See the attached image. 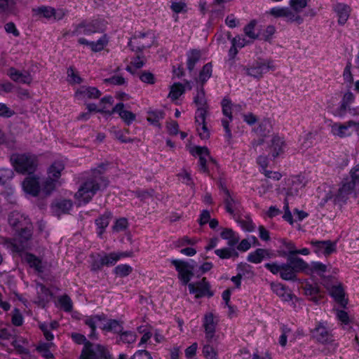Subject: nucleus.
<instances>
[{
    "label": "nucleus",
    "instance_id": "nucleus-14",
    "mask_svg": "<svg viewBox=\"0 0 359 359\" xmlns=\"http://www.w3.org/2000/svg\"><path fill=\"white\" fill-rule=\"evenodd\" d=\"M311 245L313 247V251L325 256H329L336 251V243L331 241H311Z\"/></svg>",
    "mask_w": 359,
    "mask_h": 359
},
{
    "label": "nucleus",
    "instance_id": "nucleus-11",
    "mask_svg": "<svg viewBox=\"0 0 359 359\" xmlns=\"http://www.w3.org/2000/svg\"><path fill=\"white\" fill-rule=\"evenodd\" d=\"M24 191L32 196H39L41 189L40 186V177L37 175L30 174L22 182Z\"/></svg>",
    "mask_w": 359,
    "mask_h": 359
},
{
    "label": "nucleus",
    "instance_id": "nucleus-62",
    "mask_svg": "<svg viewBox=\"0 0 359 359\" xmlns=\"http://www.w3.org/2000/svg\"><path fill=\"white\" fill-rule=\"evenodd\" d=\"M120 116L128 125H130L135 119V114L127 110L121 112Z\"/></svg>",
    "mask_w": 359,
    "mask_h": 359
},
{
    "label": "nucleus",
    "instance_id": "nucleus-36",
    "mask_svg": "<svg viewBox=\"0 0 359 359\" xmlns=\"http://www.w3.org/2000/svg\"><path fill=\"white\" fill-rule=\"evenodd\" d=\"M185 91L184 86L180 83H175L170 87L168 97L172 100H177Z\"/></svg>",
    "mask_w": 359,
    "mask_h": 359
},
{
    "label": "nucleus",
    "instance_id": "nucleus-43",
    "mask_svg": "<svg viewBox=\"0 0 359 359\" xmlns=\"http://www.w3.org/2000/svg\"><path fill=\"white\" fill-rule=\"evenodd\" d=\"M215 253L221 259H229L231 257H237L238 256V252L234 249L230 248L217 249L215 251Z\"/></svg>",
    "mask_w": 359,
    "mask_h": 359
},
{
    "label": "nucleus",
    "instance_id": "nucleus-12",
    "mask_svg": "<svg viewBox=\"0 0 359 359\" xmlns=\"http://www.w3.org/2000/svg\"><path fill=\"white\" fill-rule=\"evenodd\" d=\"M194 102L198 106L195 117L196 122H199L200 120L203 121L206 116L208 106L203 86H201V88L198 89L197 94L194 97Z\"/></svg>",
    "mask_w": 359,
    "mask_h": 359
},
{
    "label": "nucleus",
    "instance_id": "nucleus-10",
    "mask_svg": "<svg viewBox=\"0 0 359 359\" xmlns=\"http://www.w3.org/2000/svg\"><path fill=\"white\" fill-rule=\"evenodd\" d=\"M188 287L190 293L195 294L196 298L213 296V292L210 290V285L206 278H203L201 281L196 283H189Z\"/></svg>",
    "mask_w": 359,
    "mask_h": 359
},
{
    "label": "nucleus",
    "instance_id": "nucleus-41",
    "mask_svg": "<svg viewBox=\"0 0 359 359\" xmlns=\"http://www.w3.org/2000/svg\"><path fill=\"white\" fill-rule=\"evenodd\" d=\"M285 263L282 264H278L276 262L273 263H267L265 264V268L269 270L273 274H280V278H282V274H283L285 271Z\"/></svg>",
    "mask_w": 359,
    "mask_h": 359
},
{
    "label": "nucleus",
    "instance_id": "nucleus-24",
    "mask_svg": "<svg viewBox=\"0 0 359 359\" xmlns=\"http://www.w3.org/2000/svg\"><path fill=\"white\" fill-rule=\"evenodd\" d=\"M38 301L37 303L41 306H44L52 295L51 292L44 285L38 283L36 285Z\"/></svg>",
    "mask_w": 359,
    "mask_h": 359
},
{
    "label": "nucleus",
    "instance_id": "nucleus-58",
    "mask_svg": "<svg viewBox=\"0 0 359 359\" xmlns=\"http://www.w3.org/2000/svg\"><path fill=\"white\" fill-rule=\"evenodd\" d=\"M222 113L224 116L232 120L231 102L228 99H223L222 102Z\"/></svg>",
    "mask_w": 359,
    "mask_h": 359
},
{
    "label": "nucleus",
    "instance_id": "nucleus-52",
    "mask_svg": "<svg viewBox=\"0 0 359 359\" xmlns=\"http://www.w3.org/2000/svg\"><path fill=\"white\" fill-rule=\"evenodd\" d=\"M196 123L198 124V126H201V128H197L200 137L203 140L208 139L210 137V133L205 124V118L203 121L200 120L199 122Z\"/></svg>",
    "mask_w": 359,
    "mask_h": 359
},
{
    "label": "nucleus",
    "instance_id": "nucleus-56",
    "mask_svg": "<svg viewBox=\"0 0 359 359\" xmlns=\"http://www.w3.org/2000/svg\"><path fill=\"white\" fill-rule=\"evenodd\" d=\"M36 11L39 14L43 15V17L46 18H49L52 16L55 17V10L49 6H41L36 9Z\"/></svg>",
    "mask_w": 359,
    "mask_h": 359
},
{
    "label": "nucleus",
    "instance_id": "nucleus-38",
    "mask_svg": "<svg viewBox=\"0 0 359 359\" xmlns=\"http://www.w3.org/2000/svg\"><path fill=\"white\" fill-rule=\"evenodd\" d=\"M212 66L210 62L207 63L203 67V69L199 74V81L201 82V86L210 78L212 76Z\"/></svg>",
    "mask_w": 359,
    "mask_h": 359
},
{
    "label": "nucleus",
    "instance_id": "nucleus-63",
    "mask_svg": "<svg viewBox=\"0 0 359 359\" xmlns=\"http://www.w3.org/2000/svg\"><path fill=\"white\" fill-rule=\"evenodd\" d=\"M166 128L170 135H176L179 132V126L177 121H171L167 123Z\"/></svg>",
    "mask_w": 359,
    "mask_h": 359
},
{
    "label": "nucleus",
    "instance_id": "nucleus-15",
    "mask_svg": "<svg viewBox=\"0 0 359 359\" xmlns=\"http://www.w3.org/2000/svg\"><path fill=\"white\" fill-rule=\"evenodd\" d=\"M311 333L312 337L320 343L325 344L332 341L331 332L323 323H319L311 330Z\"/></svg>",
    "mask_w": 359,
    "mask_h": 359
},
{
    "label": "nucleus",
    "instance_id": "nucleus-3",
    "mask_svg": "<svg viewBox=\"0 0 359 359\" xmlns=\"http://www.w3.org/2000/svg\"><path fill=\"white\" fill-rule=\"evenodd\" d=\"M359 194V165L355 167L351 171V180L342 183L341 187L338 189L334 196V203H344L349 196L353 194L355 197Z\"/></svg>",
    "mask_w": 359,
    "mask_h": 359
},
{
    "label": "nucleus",
    "instance_id": "nucleus-34",
    "mask_svg": "<svg viewBox=\"0 0 359 359\" xmlns=\"http://www.w3.org/2000/svg\"><path fill=\"white\" fill-rule=\"evenodd\" d=\"M201 57V53L198 50H191L188 55L187 68L189 71H192L195 65L199 61Z\"/></svg>",
    "mask_w": 359,
    "mask_h": 359
},
{
    "label": "nucleus",
    "instance_id": "nucleus-26",
    "mask_svg": "<svg viewBox=\"0 0 359 359\" xmlns=\"http://www.w3.org/2000/svg\"><path fill=\"white\" fill-rule=\"evenodd\" d=\"M271 287L273 292L280 297L283 301H290L292 298V294L281 283H271Z\"/></svg>",
    "mask_w": 359,
    "mask_h": 359
},
{
    "label": "nucleus",
    "instance_id": "nucleus-17",
    "mask_svg": "<svg viewBox=\"0 0 359 359\" xmlns=\"http://www.w3.org/2000/svg\"><path fill=\"white\" fill-rule=\"evenodd\" d=\"M8 75L15 82L30 84L32 81V77L29 72H22L13 67L8 70Z\"/></svg>",
    "mask_w": 359,
    "mask_h": 359
},
{
    "label": "nucleus",
    "instance_id": "nucleus-5",
    "mask_svg": "<svg viewBox=\"0 0 359 359\" xmlns=\"http://www.w3.org/2000/svg\"><path fill=\"white\" fill-rule=\"evenodd\" d=\"M285 264V269L282 274V279L285 280H296L297 273L307 271L309 269V264L296 255H287V263Z\"/></svg>",
    "mask_w": 359,
    "mask_h": 359
},
{
    "label": "nucleus",
    "instance_id": "nucleus-19",
    "mask_svg": "<svg viewBox=\"0 0 359 359\" xmlns=\"http://www.w3.org/2000/svg\"><path fill=\"white\" fill-rule=\"evenodd\" d=\"M203 327L205 331L206 339L208 341H210L215 332V323L212 313H209L205 315Z\"/></svg>",
    "mask_w": 359,
    "mask_h": 359
},
{
    "label": "nucleus",
    "instance_id": "nucleus-9",
    "mask_svg": "<svg viewBox=\"0 0 359 359\" xmlns=\"http://www.w3.org/2000/svg\"><path fill=\"white\" fill-rule=\"evenodd\" d=\"M171 264L178 272V278L183 285H187L194 276V266L178 259H172Z\"/></svg>",
    "mask_w": 359,
    "mask_h": 359
},
{
    "label": "nucleus",
    "instance_id": "nucleus-49",
    "mask_svg": "<svg viewBox=\"0 0 359 359\" xmlns=\"http://www.w3.org/2000/svg\"><path fill=\"white\" fill-rule=\"evenodd\" d=\"M114 273L121 277L128 276L133 271L130 266L127 264H121L114 268Z\"/></svg>",
    "mask_w": 359,
    "mask_h": 359
},
{
    "label": "nucleus",
    "instance_id": "nucleus-18",
    "mask_svg": "<svg viewBox=\"0 0 359 359\" xmlns=\"http://www.w3.org/2000/svg\"><path fill=\"white\" fill-rule=\"evenodd\" d=\"M334 10L337 14L339 24L344 25L350 15V6L342 3H338L334 6Z\"/></svg>",
    "mask_w": 359,
    "mask_h": 359
},
{
    "label": "nucleus",
    "instance_id": "nucleus-30",
    "mask_svg": "<svg viewBox=\"0 0 359 359\" xmlns=\"http://www.w3.org/2000/svg\"><path fill=\"white\" fill-rule=\"evenodd\" d=\"M224 203L225 204L226 210L232 216H235L233 207L236 205V201L231 196L227 188H224Z\"/></svg>",
    "mask_w": 359,
    "mask_h": 359
},
{
    "label": "nucleus",
    "instance_id": "nucleus-44",
    "mask_svg": "<svg viewBox=\"0 0 359 359\" xmlns=\"http://www.w3.org/2000/svg\"><path fill=\"white\" fill-rule=\"evenodd\" d=\"M53 345V343H41L40 344L36 350L46 358L51 359L53 358V355L50 351V348Z\"/></svg>",
    "mask_w": 359,
    "mask_h": 359
},
{
    "label": "nucleus",
    "instance_id": "nucleus-21",
    "mask_svg": "<svg viewBox=\"0 0 359 359\" xmlns=\"http://www.w3.org/2000/svg\"><path fill=\"white\" fill-rule=\"evenodd\" d=\"M100 29L99 25L97 21H93L90 23H81L79 24L75 32L76 34H85V35H90L93 33H95L98 32Z\"/></svg>",
    "mask_w": 359,
    "mask_h": 359
},
{
    "label": "nucleus",
    "instance_id": "nucleus-57",
    "mask_svg": "<svg viewBox=\"0 0 359 359\" xmlns=\"http://www.w3.org/2000/svg\"><path fill=\"white\" fill-rule=\"evenodd\" d=\"M120 339L124 343L131 344L136 340V334L130 331L121 332Z\"/></svg>",
    "mask_w": 359,
    "mask_h": 359
},
{
    "label": "nucleus",
    "instance_id": "nucleus-28",
    "mask_svg": "<svg viewBox=\"0 0 359 359\" xmlns=\"http://www.w3.org/2000/svg\"><path fill=\"white\" fill-rule=\"evenodd\" d=\"M122 322L110 319L107 321L105 324L101 327V329L107 332H113L114 333H121L123 330Z\"/></svg>",
    "mask_w": 359,
    "mask_h": 359
},
{
    "label": "nucleus",
    "instance_id": "nucleus-37",
    "mask_svg": "<svg viewBox=\"0 0 359 359\" xmlns=\"http://www.w3.org/2000/svg\"><path fill=\"white\" fill-rule=\"evenodd\" d=\"M354 95L352 93L348 92L344 94L341 106L339 107V114L342 116L344 114L345 111L348 108H349L350 104L353 101Z\"/></svg>",
    "mask_w": 359,
    "mask_h": 359
},
{
    "label": "nucleus",
    "instance_id": "nucleus-4",
    "mask_svg": "<svg viewBox=\"0 0 359 359\" xmlns=\"http://www.w3.org/2000/svg\"><path fill=\"white\" fill-rule=\"evenodd\" d=\"M11 160L15 171L22 175L33 174L38 166L37 158L29 154H13Z\"/></svg>",
    "mask_w": 359,
    "mask_h": 359
},
{
    "label": "nucleus",
    "instance_id": "nucleus-55",
    "mask_svg": "<svg viewBox=\"0 0 359 359\" xmlns=\"http://www.w3.org/2000/svg\"><path fill=\"white\" fill-rule=\"evenodd\" d=\"M255 25L256 21L252 20L244 27V32L245 35L252 39H256L258 37V34H255L254 32Z\"/></svg>",
    "mask_w": 359,
    "mask_h": 359
},
{
    "label": "nucleus",
    "instance_id": "nucleus-29",
    "mask_svg": "<svg viewBox=\"0 0 359 359\" xmlns=\"http://www.w3.org/2000/svg\"><path fill=\"white\" fill-rule=\"evenodd\" d=\"M220 236L223 239L228 240V245L231 247L234 246L239 241L238 236L231 229H224Z\"/></svg>",
    "mask_w": 359,
    "mask_h": 359
},
{
    "label": "nucleus",
    "instance_id": "nucleus-13",
    "mask_svg": "<svg viewBox=\"0 0 359 359\" xmlns=\"http://www.w3.org/2000/svg\"><path fill=\"white\" fill-rule=\"evenodd\" d=\"M355 126V121L350 120L346 123H333L330 125L331 133L339 138H345L351 135L350 128Z\"/></svg>",
    "mask_w": 359,
    "mask_h": 359
},
{
    "label": "nucleus",
    "instance_id": "nucleus-35",
    "mask_svg": "<svg viewBox=\"0 0 359 359\" xmlns=\"http://www.w3.org/2000/svg\"><path fill=\"white\" fill-rule=\"evenodd\" d=\"M57 183L58 181L55 179L48 177L42 185L41 191L43 194H44L46 196H50L53 191L55 189Z\"/></svg>",
    "mask_w": 359,
    "mask_h": 359
},
{
    "label": "nucleus",
    "instance_id": "nucleus-39",
    "mask_svg": "<svg viewBox=\"0 0 359 359\" xmlns=\"http://www.w3.org/2000/svg\"><path fill=\"white\" fill-rule=\"evenodd\" d=\"M54 207L57 209V213H67L72 208V203L70 200H62L55 203Z\"/></svg>",
    "mask_w": 359,
    "mask_h": 359
},
{
    "label": "nucleus",
    "instance_id": "nucleus-8",
    "mask_svg": "<svg viewBox=\"0 0 359 359\" xmlns=\"http://www.w3.org/2000/svg\"><path fill=\"white\" fill-rule=\"evenodd\" d=\"M154 43V36L149 33H140L135 35L128 42L131 50L142 52L144 49L149 48Z\"/></svg>",
    "mask_w": 359,
    "mask_h": 359
},
{
    "label": "nucleus",
    "instance_id": "nucleus-20",
    "mask_svg": "<svg viewBox=\"0 0 359 359\" xmlns=\"http://www.w3.org/2000/svg\"><path fill=\"white\" fill-rule=\"evenodd\" d=\"M0 244L16 252H20L27 249L20 242L15 241V236L13 238L0 236Z\"/></svg>",
    "mask_w": 359,
    "mask_h": 359
},
{
    "label": "nucleus",
    "instance_id": "nucleus-60",
    "mask_svg": "<svg viewBox=\"0 0 359 359\" xmlns=\"http://www.w3.org/2000/svg\"><path fill=\"white\" fill-rule=\"evenodd\" d=\"M140 80L144 82L149 84H154L156 81L154 75L149 72H142L141 74L140 75Z\"/></svg>",
    "mask_w": 359,
    "mask_h": 359
},
{
    "label": "nucleus",
    "instance_id": "nucleus-61",
    "mask_svg": "<svg viewBox=\"0 0 359 359\" xmlns=\"http://www.w3.org/2000/svg\"><path fill=\"white\" fill-rule=\"evenodd\" d=\"M203 353L206 359H216V353L213 347L208 344L203 346Z\"/></svg>",
    "mask_w": 359,
    "mask_h": 359
},
{
    "label": "nucleus",
    "instance_id": "nucleus-25",
    "mask_svg": "<svg viewBox=\"0 0 359 359\" xmlns=\"http://www.w3.org/2000/svg\"><path fill=\"white\" fill-rule=\"evenodd\" d=\"M111 218L112 214L111 212L106 211L95 220V224L99 229L97 235L100 237H101L104 232L105 229L108 226Z\"/></svg>",
    "mask_w": 359,
    "mask_h": 359
},
{
    "label": "nucleus",
    "instance_id": "nucleus-32",
    "mask_svg": "<svg viewBox=\"0 0 359 359\" xmlns=\"http://www.w3.org/2000/svg\"><path fill=\"white\" fill-rule=\"evenodd\" d=\"M65 166L60 161L54 162L48 169V177H52L58 180L60 177L61 171L64 169Z\"/></svg>",
    "mask_w": 359,
    "mask_h": 359
},
{
    "label": "nucleus",
    "instance_id": "nucleus-33",
    "mask_svg": "<svg viewBox=\"0 0 359 359\" xmlns=\"http://www.w3.org/2000/svg\"><path fill=\"white\" fill-rule=\"evenodd\" d=\"M147 114V120L154 126H160L159 121L164 118V112L163 111L155 110L149 111Z\"/></svg>",
    "mask_w": 359,
    "mask_h": 359
},
{
    "label": "nucleus",
    "instance_id": "nucleus-6",
    "mask_svg": "<svg viewBox=\"0 0 359 359\" xmlns=\"http://www.w3.org/2000/svg\"><path fill=\"white\" fill-rule=\"evenodd\" d=\"M242 71L249 76L257 80L261 79L264 74L275 69L271 60L259 59L248 66H242Z\"/></svg>",
    "mask_w": 359,
    "mask_h": 359
},
{
    "label": "nucleus",
    "instance_id": "nucleus-46",
    "mask_svg": "<svg viewBox=\"0 0 359 359\" xmlns=\"http://www.w3.org/2000/svg\"><path fill=\"white\" fill-rule=\"evenodd\" d=\"M308 1L309 0H290L289 4L291 8L298 13L307 6Z\"/></svg>",
    "mask_w": 359,
    "mask_h": 359
},
{
    "label": "nucleus",
    "instance_id": "nucleus-45",
    "mask_svg": "<svg viewBox=\"0 0 359 359\" xmlns=\"http://www.w3.org/2000/svg\"><path fill=\"white\" fill-rule=\"evenodd\" d=\"M108 40L105 35L102 36L96 42L92 41L90 43V48L94 52H98L104 49L107 44Z\"/></svg>",
    "mask_w": 359,
    "mask_h": 359
},
{
    "label": "nucleus",
    "instance_id": "nucleus-2",
    "mask_svg": "<svg viewBox=\"0 0 359 359\" xmlns=\"http://www.w3.org/2000/svg\"><path fill=\"white\" fill-rule=\"evenodd\" d=\"M109 184L107 178L101 175L100 170H95L93 177L88 178L79 188L76 197L84 203H88L99 190L107 188Z\"/></svg>",
    "mask_w": 359,
    "mask_h": 359
},
{
    "label": "nucleus",
    "instance_id": "nucleus-27",
    "mask_svg": "<svg viewBox=\"0 0 359 359\" xmlns=\"http://www.w3.org/2000/svg\"><path fill=\"white\" fill-rule=\"evenodd\" d=\"M270 255L271 254L269 250L259 248L254 252L249 254L248 261L252 263L258 264L266 257L271 258Z\"/></svg>",
    "mask_w": 359,
    "mask_h": 359
},
{
    "label": "nucleus",
    "instance_id": "nucleus-59",
    "mask_svg": "<svg viewBox=\"0 0 359 359\" xmlns=\"http://www.w3.org/2000/svg\"><path fill=\"white\" fill-rule=\"evenodd\" d=\"M67 77L69 78L68 81L71 83H80L82 81L81 78L75 73L72 67H70L67 69Z\"/></svg>",
    "mask_w": 359,
    "mask_h": 359
},
{
    "label": "nucleus",
    "instance_id": "nucleus-42",
    "mask_svg": "<svg viewBox=\"0 0 359 359\" xmlns=\"http://www.w3.org/2000/svg\"><path fill=\"white\" fill-rule=\"evenodd\" d=\"M25 260L31 267L34 268L38 271H42L41 262L32 254H27L25 255Z\"/></svg>",
    "mask_w": 359,
    "mask_h": 359
},
{
    "label": "nucleus",
    "instance_id": "nucleus-54",
    "mask_svg": "<svg viewBox=\"0 0 359 359\" xmlns=\"http://www.w3.org/2000/svg\"><path fill=\"white\" fill-rule=\"evenodd\" d=\"M14 172L11 169H0V184H4L7 181L13 177Z\"/></svg>",
    "mask_w": 359,
    "mask_h": 359
},
{
    "label": "nucleus",
    "instance_id": "nucleus-31",
    "mask_svg": "<svg viewBox=\"0 0 359 359\" xmlns=\"http://www.w3.org/2000/svg\"><path fill=\"white\" fill-rule=\"evenodd\" d=\"M104 319H105V316L104 315H102V316L97 315V316H95L88 318L85 320L86 325H87L91 329V332L88 335V337L90 339L96 338V336H95L96 323L98 321H101Z\"/></svg>",
    "mask_w": 359,
    "mask_h": 359
},
{
    "label": "nucleus",
    "instance_id": "nucleus-22",
    "mask_svg": "<svg viewBox=\"0 0 359 359\" xmlns=\"http://www.w3.org/2000/svg\"><path fill=\"white\" fill-rule=\"evenodd\" d=\"M330 294L337 303L343 307L346 306L348 301L344 298L345 292L341 283L333 285L331 287Z\"/></svg>",
    "mask_w": 359,
    "mask_h": 359
},
{
    "label": "nucleus",
    "instance_id": "nucleus-50",
    "mask_svg": "<svg viewBox=\"0 0 359 359\" xmlns=\"http://www.w3.org/2000/svg\"><path fill=\"white\" fill-rule=\"evenodd\" d=\"M285 18H287V22H295L297 24L300 25L303 22V18L298 15L296 12L294 13L289 8H287V11L285 12Z\"/></svg>",
    "mask_w": 359,
    "mask_h": 359
},
{
    "label": "nucleus",
    "instance_id": "nucleus-51",
    "mask_svg": "<svg viewBox=\"0 0 359 359\" xmlns=\"http://www.w3.org/2000/svg\"><path fill=\"white\" fill-rule=\"evenodd\" d=\"M327 270V266L320 262H312L311 267L309 266L307 271H310L312 273H316L321 276Z\"/></svg>",
    "mask_w": 359,
    "mask_h": 359
},
{
    "label": "nucleus",
    "instance_id": "nucleus-48",
    "mask_svg": "<svg viewBox=\"0 0 359 359\" xmlns=\"http://www.w3.org/2000/svg\"><path fill=\"white\" fill-rule=\"evenodd\" d=\"M103 266H113L117 261H118V257L116 256V252H111L109 255H105L101 257Z\"/></svg>",
    "mask_w": 359,
    "mask_h": 359
},
{
    "label": "nucleus",
    "instance_id": "nucleus-40",
    "mask_svg": "<svg viewBox=\"0 0 359 359\" xmlns=\"http://www.w3.org/2000/svg\"><path fill=\"white\" fill-rule=\"evenodd\" d=\"M283 145V140L277 136L273 137L271 140V149L272 156L275 158L277 157L279 154L282 151V147Z\"/></svg>",
    "mask_w": 359,
    "mask_h": 359
},
{
    "label": "nucleus",
    "instance_id": "nucleus-16",
    "mask_svg": "<svg viewBox=\"0 0 359 359\" xmlns=\"http://www.w3.org/2000/svg\"><path fill=\"white\" fill-rule=\"evenodd\" d=\"M191 152L193 155H198L199 156L200 170L203 172L208 173L209 170L206 163L208 159L212 160L208 149L205 147H195Z\"/></svg>",
    "mask_w": 359,
    "mask_h": 359
},
{
    "label": "nucleus",
    "instance_id": "nucleus-47",
    "mask_svg": "<svg viewBox=\"0 0 359 359\" xmlns=\"http://www.w3.org/2000/svg\"><path fill=\"white\" fill-rule=\"evenodd\" d=\"M58 301L64 311L69 312L72 310V302L68 295L64 294L60 297Z\"/></svg>",
    "mask_w": 359,
    "mask_h": 359
},
{
    "label": "nucleus",
    "instance_id": "nucleus-7",
    "mask_svg": "<svg viewBox=\"0 0 359 359\" xmlns=\"http://www.w3.org/2000/svg\"><path fill=\"white\" fill-rule=\"evenodd\" d=\"M112 359L111 355L100 344L87 341L82 350L80 359Z\"/></svg>",
    "mask_w": 359,
    "mask_h": 359
},
{
    "label": "nucleus",
    "instance_id": "nucleus-64",
    "mask_svg": "<svg viewBox=\"0 0 359 359\" xmlns=\"http://www.w3.org/2000/svg\"><path fill=\"white\" fill-rule=\"evenodd\" d=\"M130 359H152L150 353L147 351H137Z\"/></svg>",
    "mask_w": 359,
    "mask_h": 359
},
{
    "label": "nucleus",
    "instance_id": "nucleus-1",
    "mask_svg": "<svg viewBox=\"0 0 359 359\" xmlns=\"http://www.w3.org/2000/svg\"><path fill=\"white\" fill-rule=\"evenodd\" d=\"M8 223L15 231V241L27 248L33 233V225L30 219L20 212L13 211L9 214Z\"/></svg>",
    "mask_w": 359,
    "mask_h": 359
},
{
    "label": "nucleus",
    "instance_id": "nucleus-53",
    "mask_svg": "<svg viewBox=\"0 0 359 359\" xmlns=\"http://www.w3.org/2000/svg\"><path fill=\"white\" fill-rule=\"evenodd\" d=\"M128 226V219L125 217H121L116 219L114 225L112 226L113 231L116 232L125 231Z\"/></svg>",
    "mask_w": 359,
    "mask_h": 359
},
{
    "label": "nucleus",
    "instance_id": "nucleus-23",
    "mask_svg": "<svg viewBox=\"0 0 359 359\" xmlns=\"http://www.w3.org/2000/svg\"><path fill=\"white\" fill-rule=\"evenodd\" d=\"M76 97H87L88 99H97L101 95L100 91L95 87L82 86L76 92Z\"/></svg>",
    "mask_w": 359,
    "mask_h": 359
}]
</instances>
